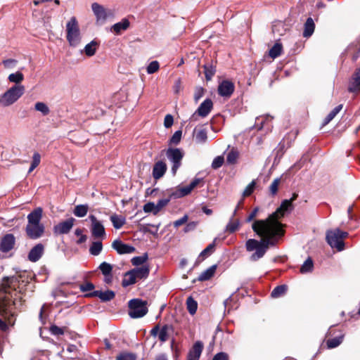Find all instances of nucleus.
Segmentation results:
<instances>
[{
  "label": "nucleus",
  "mask_w": 360,
  "mask_h": 360,
  "mask_svg": "<svg viewBox=\"0 0 360 360\" xmlns=\"http://www.w3.org/2000/svg\"><path fill=\"white\" fill-rule=\"evenodd\" d=\"M294 205L290 200H283L275 212L265 219L255 220L252 229L257 235L262 238L260 240L248 239L245 243L247 251H256L250 256L251 261H257L266 253L269 246H275L280 238L284 235L283 224L278 220L286 213L291 212Z\"/></svg>",
  "instance_id": "1"
},
{
  "label": "nucleus",
  "mask_w": 360,
  "mask_h": 360,
  "mask_svg": "<svg viewBox=\"0 0 360 360\" xmlns=\"http://www.w3.org/2000/svg\"><path fill=\"white\" fill-rule=\"evenodd\" d=\"M349 236L346 231L340 229H330L326 231V240L328 244L338 251H342L345 249L344 239Z\"/></svg>",
  "instance_id": "2"
},
{
  "label": "nucleus",
  "mask_w": 360,
  "mask_h": 360,
  "mask_svg": "<svg viewBox=\"0 0 360 360\" xmlns=\"http://www.w3.org/2000/svg\"><path fill=\"white\" fill-rule=\"evenodd\" d=\"M25 91L23 85H13L0 96V104L4 107L11 105L24 94Z\"/></svg>",
  "instance_id": "3"
},
{
  "label": "nucleus",
  "mask_w": 360,
  "mask_h": 360,
  "mask_svg": "<svg viewBox=\"0 0 360 360\" xmlns=\"http://www.w3.org/2000/svg\"><path fill=\"white\" fill-rule=\"evenodd\" d=\"M67 40L70 46L76 47L79 45L82 36L78 22L75 17H72L66 25Z\"/></svg>",
  "instance_id": "4"
},
{
  "label": "nucleus",
  "mask_w": 360,
  "mask_h": 360,
  "mask_svg": "<svg viewBox=\"0 0 360 360\" xmlns=\"http://www.w3.org/2000/svg\"><path fill=\"white\" fill-rule=\"evenodd\" d=\"M129 316L132 319H139L144 316L148 312L147 302L141 299H132L129 300Z\"/></svg>",
  "instance_id": "5"
},
{
  "label": "nucleus",
  "mask_w": 360,
  "mask_h": 360,
  "mask_svg": "<svg viewBox=\"0 0 360 360\" xmlns=\"http://www.w3.org/2000/svg\"><path fill=\"white\" fill-rule=\"evenodd\" d=\"M166 156L172 164L171 172L175 175L181 165L184 153L180 148H169L166 151Z\"/></svg>",
  "instance_id": "6"
},
{
  "label": "nucleus",
  "mask_w": 360,
  "mask_h": 360,
  "mask_svg": "<svg viewBox=\"0 0 360 360\" xmlns=\"http://www.w3.org/2000/svg\"><path fill=\"white\" fill-rule=\"evenodd\" d=\"M91 9L96 18V23L103 25L105 22L107 18L111 15L110 11H107L103 6L98 3L91 4Z\"/></svg>",
  "instance_id": "7"
},
{
  "label": "nucleus",
  "mask_w": 360,
  "mask_h": 360,
  "mask_svg": "<svg viewBox=\"0 0 360 360\" xmlns=\"http://www.w3.org/2000/svg\"><path fill=\"white\" fill-rule=\"evenodd\" d=\"M235 91V84L230 80L224 79L219 82L217 88L218 94L225 98H230Z\"/></svg>",
  "instance_id": "8"
},
{
  "label": "nucleus",
  "mask_w": 360,
  "mask_h": 360,
  "mask_svg": "<svg viewBox=\"0 0 360 360\" xmlns=\"http://www.w3.org/2000/svg\"><path fill=\"white\" fill-rule=\"evenodd\" d=\"M89 219L91 222V235L96 238H103L105 236V231L102 222L94 215H89Z\"/></svg>",
  "instance_id": "9"
},
{
  "label": "nucleus",
  "mask_w": 360,
  "mask_h": 360,
  "mask_svg": "<svg viewBox=\"0 0 360 360\" xmlns=\"http://www.w3.org/2000/svg\"><path fill=\"white\" fill-rule=\"evenodd\" d=\"M27 236L31 239L39 238L44 232V226L40 224H27L25 228Z\"/></svg>",
  "instance_id": "10"
},
{
  "label": "nucleus",
  "mask_w": 360,
  "mask_h": 360,
  "mask_svg": "<svg viewBox=\"0 0 360 360\" xmlns=\"http://www.w3.org/2000/svg\"><path fill=\"white\" fill-rule=\"evenodd\" d=\"M15 243V238L12 233H7L0 241V251L6 253L11 250Z\"/></svg>",
  "instance_id": "11"
},
{
  "label": "nucleus",
  "mask_w": 360,
  "mask_h": 360,
  "mask_svg": "<svg viewBox=\"0 0 360 360\" xmlns=\"http://www.w3.org/2000/svg\"><path fill=\"white\" fill-rule=\"evenodd\" d=\"M347 89L351 93L360 92V67L356 69L349 79Z\"/></svg>",
  "instance_id": "12"
},
{
  "label": "nucleus",
  "mask_w": 360,
  "mask_h": 360,
  "mask_svg": "<svg viewBox=\"0 0 360 360\" xmlns=\"http://www.w3.org/2000/svg\"><path fill=\"white\" fill-rule=\"evenodd\" d=\"M112 248L120 255L130 254L135 251L134 246L125 244L119 239L115 240L112 242Z\"/></svg>",
  "instance_id": "13"
},
{
  "label": "nucleus",
  "mask_w": 360,
  "mask_h": 360,
  "mask_svg": "<svg viewBox=\"0 0 360 360\" xmlns=\"http://www.w3.org/2000/svg\"><path fill=\"white\" fill-rule=\"evenodd\" d=\"M75 219L71 217L54 226V232L57 234H66L70 232L74 225Z\"/></svg>",
  "instance_id": "14"
},
{
  "label": "nucleus",
  "mask_w": 360,
  "mask_h": 360,
  "mask_svg": "<svg viewBox=\"0 0 360 360\" xmlns=\"http://www.w3.org/2000/svg\"><path fill=\"white\" fill-rule=\"evenodd\" d=\"M44 252V245L38 243L34 245L30 251L27 258L32 262H36L40 259Z\"/></svg>",
  "instance_id": "15"
},
{
  "label": "nucleus",
  "mask_w": 360,
  "mask_h": 360,
  "mask_svg": "<svg viewBox=\"0 0 360 360\" xmlns=\"http://www.w3.org/2000/svg\"><path fill=\"white\" fill-rule=\"evenodd\" d=\"M213 108V102L210 98L205 99L198 108L195 114L202 117H207Z\"/></svg>",
  "instance_id": "16"
},
{
  "label": "nucleus",
  "mask_w": 360,
  "mask_h": 360,
  "mask_svg": "<svg viewBox=\"0 0 360 360\" xmlns=\"http://www.w3.org/2000/svg\"><path fill=\"white\" fill-rule=\"evenodd\" d=\"M203 349V344L200 341H197L194 343L193 347L191 349L188 354V360H199Z\"/></svg>",
  "instance_id": "17"
},
{
  "label": "nucleus",
  "mask_w": 360,
  "mask_h": 360,
  "mask_svg": "<svg viewBox=\"0 0 360 360\" xmlns=\"http://www.w3.org/2000/svg\"><path fill=\"white\" fill-rule=\"evenodd\" d=\"M115 292L112 290H106L103 292L101 290H94L86 295L88 297H98L103 302H108L112 300L115 297Z\"/></svg>",
  "instance_id": "18"
},
{
  "label": "nucleus",
  "mask_w": 360,
  "mask_h": 360,
  "mask_svg": "<svg viewBox=\"0 0 360 360\" xmlns=\"http://www.w3.org/2000/svg\"><path fill=\"white\" fill-rule=\"evenodd\" d=\"M167 167L165 162L160 160L155 163L153 168V177L159 179L164 176Z\"/></svg>",
  "instance_id": "19"
},
{
  "label": "nucleus",
  "mask_w": 360,
  "mask_h": 360,
  "mask_svg": "<svg viewBox=\"0 0 360 360\" xmlns=\"http://www.w3.org/2000/svg\"><path fill=\"white\" fill-rule=\"evenodd\" d=\"M1 316L5 321L0 318V330L6 331L8 328V324L13 325V314L7 311L6 309H4L1 311Z\"/></svg>",
  "instance_id": "20"
},
{
  "label": "nucleus",
  "mask_w": 360,
  "mask_h": 360,
  "mask_svg": "<svg viewBox=\"0 0 360 360\" xmlns=\"http://www.w3.org/2000/svg\"><path fill=\"white\" fill-rule=\"evenodd\" d=\"M43 210L42 208L39 207L35 208L27 215L28 224H40V221L42 217Z\"/></svg>",
  "instance_id": "21"
},
{
  "label": "nucleus",
  "mask_w": 360,
  "mask_h": 360,
  "mask_svg": "<svg viewBox=\"0 0 360 360\" xmlns=\"http://www.w3.org/2000/svg\"><path fill=\"white\" fill-rule=\"evenodd\" d=\"M136 279L146 278L150 273V269L148 266L143 265L131 270Z\"/></svg>",
  "instance_id": "22"
},
{
  "label": "nucleus",
  "mask_w": 360,
  "mask_h": 360,
  "mask_svg": "<svg viewBox=\"0 0 360 360\" xmlns=\"http://www.w3.org/2000/svg\"><path fill=\"white\" fill-rule=\"evenodd\" d=\"M129 25V20L127 18H123L120 22L114 24L111 27V30L116 34H120L122 32L127 30Z\"/></svg>",
  "instance_id": "23"
},
{
  "label": "nucleus",
  "mask_w": 360,
  "mask_h": 360,
  "mask_svg": "<svg viewBox=\"0 0 360 360\" xmlns=\"http://www.w3.org/2000/svg\"><path fill=\"white\" fill-rule=\"evenodd\" d=\"M315 24L311 18H308L304 23L303 37H309L314 32Z\"/></svg>",
  "instance_id": "24"
},
{
  "label": "nucleus",
  "mask_w": 360,
  "mask_h": 360,
  "mask_svg": "<svg viewBox=\"0 0 360 360\" xmlns=\"http://www.w3.org/2000/svg\"><path fill=\"white\" fill-rule=\"evenodd\" d=\"M195 141L197 143L204 144L207 141V133L206 129H200L194 130Z\"/></svg>",
  "instance_id": "25"
},
{
  "label": "nucleus",
  "mask_w": 360,
  "mask_h": 360,
  "mask_svg": "<svg viewBox=\"0 0 360 360\" xmlns=\"http://www.w3.org/2000/svg\"><path fill=\"white\" fill-rule=\"evenodd\" d=\"M217 269V265L214 264L202 271L198 276V280L200 281H205L210 279L214 274Z\"/></svg>",
  "instance_id": "26"
},
{
  "label": "nucleus",
  "mask_w": 360,
  "mask_h": 360,
  "mask_svg": "<svg viewBox=\"0 0 360 360\" xmlns=\"http://www.w3.org/2000/svg\"><path fill=\"white\" fill-rule=\"evenodd\" d=\"M169 331H173V326L172 325H164L158 334V338L162 342H165L168 340Z\"/></svg>",
  "instance_id": "27"
},
{
  "label": "nucleus",
  "mask_w": 360,
  "mask_h": 360,
  "mask_svg": "<svg viewBox=\"0 0 360 360\" xmlns=\"http://www.w3.org/2000/svg\"><path fill=\"white\" fill-rule=\"evenodd\" d=\"M89 210L87 204L77 205L75 207L73 214L77 217H84L86 215Z\"/></svg>",
  "instance_id": "28"
},
{
  "label": "nucleus",
  "mask_w": 360,
  "mask_h": 360,
  "mask_svg": "<svg viewBox=\"0 0 360 360\" xmlns=\"http://www.w3.org/2000/svg\"><path fill=\"white\" fill-rule=\"evenodd\" d=\"M110 221L115 229H120L125 224V218L121 215L113 214L110 217Z\"/></svg>",
  "instance_id": "29"
},
{
  "label": "nucleus",
  "mask_w": 360,
  "mask_h": 360,
  "mask_svg": "<svg viewBox=\"0 0 360 360\" xmlns=\"http://www.w3.org/2000/svg\"><path fill=\"white\" fill-rule=\"evenodd\" d=\"M98 45L95 40H92L84 46V52L89 57L93 56L96 52Z\"/></svg>",
  "instance_id": "30"
},
{
  "label": "nucleus",
  "mask_w": 360,
  "mask_h": 360,
  "mask_svg": "<svg viewBox=\"0 0 360 360\" xmlns=\"http://www.w3.org/2000/svg\"><path fill=\"white\" fill-rule=\"evenodd\" d=\"M131 271H129L124 274V278L122 282V285L123 287H127L129 285H133L136 282V278L134 275L131 274Z\"/></svg>",
  "instance_id": "31"
},
{
  "label": "nucleus",
  "mask_w": 360,
  "mask_h": 360,
  "mask_svg": "<svg viewBox=\"0 0 360 360\" xmlns=\"http://www.w3.org/2000/svg\"><path fill=\"white\" fill-rule=\"evenodd\" d=\"M342 104H340L333 109L323 120V125L325 126L328 124L337 115V114L340 112L342 109Z\"/></svg>",
  "instance_id": "32"
},
{
  "label": "nucleus",
  "mask_w": 360,
  "mask_h": 360,
  "mask_svg": "<svg viewBox=\"0 0 360 360\" xmlns=\"http://www.w3.org/2000/svg\"><path fill=\"white\" fill-rule=\"evenodd\" d=\"M288 287L286 285H281L276 286L271 292V296L277 298L285 294Z\"/></svg>",
  "instance_id": "33"
},
{
  "label": "nucleus",
  "mask_w": 360,
  "mask_h": 360,
  "mask_svg": "<svg viewBox=\"0 0 360 360\" xmlns=\"http://www.w3.org/2000/svg\"><path fill=\"white\" fill-rule=\"evenodd\" d=\"M8 79L9 82L15 83V85H21L20 82L24 79V75L20 71L15 73H11L8 75Z\"/></svg>",
  "instance_id": "34"
},
{
  "label": "nucleus",
  "mask_w": 360,
  "mask_h": 360,
  "mask_svg": "<svg viewBox=\"0 0 360 360\" xmlns=\"http://www.w3.org/2000/svg\"><path fill=\"white\" fill-rule=\"evenodd\" d=\"M103 250V244L101 241L93 242L89 248V252L91 255H98Z\"/></svg>",
  "instance_id": "35"
},
{
  "label": "nucleus",
  "mask_w": 360,
  "mask_h": 360,
  "mask_svg": "<svg viewBox=\"0 0 360 360\" xmlns=\"http://www.w3.org/2000/svg\"><path fill=\"white\" fill-rule=\"evenodd\" d=\"M344 335H341L334 338H331L327 340L326 345L328 348L333 349L339 346L343 341Z\"/></svg>",
  "instance_id": "36"
},
{
  "label": "nucleus",
  "mask_w": 360,
  "mask_h": 360,
  "mask_svg": "<svg viewBox=\"0 0 360 360\" xmlns=\"http://www.w3.org/2000/svg\"><path fill=\"white\" fill-rule=\"evenodd\" d=\"M186 305L188 312L191 315L195 314L198 309V303L192 297L190 296L187 298Z\"/></svg>",
  "instance_id": "37"
},
{
  "label": "nucleus",
  "mask_w": 360,
  "mask_h": 360,
  "mask_svg": "<svg viewBox=\"0 0 360 360\" xmlns=\"http://www.w3.org/2000/svg\"><path fill=\"white\" fill-rule=\"evenodd\" d=\"M314 268V263L311 257H308L303 264L301 266L300 272L302 274H307L312 271Z\"/></svg>",
  "instance_id": "38"
},
{
  "label": "nucleus",
  "mask_w": 360,
  "mask_h": 360,
  "mask_svg": "<svg viewBox=\"0 0 360 360\" xmlns=\"http://www.w3.org/2000/svg\"><path fill=\"white\" fill-rule=\"evenodd\" d=\"M233 217H231L230 220L227 225L226 226V231H229V233H234L240 226V221L238 219H236V221H233Z\"/></svg>",
  "instance_id": "39"
},
{
  "label": "nucleus",
  "mask_w": 360,
  "mask_h": 360,
  "mask_svg": "<svg viewBox=\"0 0 360 360\" xmlns=\"http://www.w3.org/2000/svg\"><path fill=\"white\" fill-rule=\"evenodd\" d=\"M34 109L40 112L44 116L49 115L50 112L49 106L44 102H37L34 105Z\"/></svg>",
  "instance_id": "40"
},
{
  "label": "nucleus",
  "mask_w": 360,
  "mask_h": 360,
  "mask_svg": "<svg viewBox=\"0 0 360 360\" xmlns=\"http://www.w3.org/2000/svg\"><path fill=\"white\" fill-rule=\"evenodd\" d=\"M113 266L112 264L103 262L98 266V269L101 271L103 276H107L112 274Z\"/></svg>",
  "instance_id": "41"
},
{
  "label": "nucleus",
  "mask_w": 360,
  "mask_h": 360,
  "mask_svg": "<svg viewBox=\"0 0 360 360\" xmlns=\"http://www.w3.org/2000/svg\"><path fill=\"white\" fill-rule=\"evenodd\" d=\"M215 247L214 241L210 245H207L206 248H205L200 254L198 257V260L202 261L208 255H210L214 250Z\"/></svg>",
  "instance_id": "42"
},
{
  "label": "nucleus",
  "mask_w": 360,
  "mask_h": 360,
  "mask_svg": "<svg viewBox=\"0 0 360 360\" xmlns=\"http://www.w3.org/2000/svg\"><path fill=\"white\" fill-rule=\"evenodd\" d=\"M41 162V155L38 152H34L32 155V160L29 168L28 173H31L36 167L39 166Z\"/></svg>",
  "instance_id": "43"
},
{
  "label": "nucleus",
  "mask_w": 360,
  "mask_h": 360,
  "mask_svg": "<svg viewBox=\"0 0 360 360\" xmlns=\"http://www.w3.org/2000/svg\"><path fill=\"white\" fill-rule=\"evenodd\" d=\"M282 52V45L279 43H276L269 50V56L272 58L278 57Z\"/></svg>",
  "instance_id": "44"
},
{
  "label": "nucleus",
  "mask_w": 360,
  "mask_h": 360,
  "mask_svg": "<svg viewBox=\"0 0 360 360\" xmlns=\"http://www.w3.org/2000/svg\"><path fill=\"white\" fill-rule=\"evenodd\" d=\"M204 72L205 76L207 81L212 79V77L214 75L216 70L215 68L213 67L212 65L206 64L204 65Z\"/></svg>",
  "instance_id": "45"
},
{
  "label": "nucleus",
  "mask_w": 360,
  "mask_h": 360,
  "mask_svg": "<svg viewBox=\"0 0 360 360\" xmlns=\"http://www.w3.org/2000/svg\"><path fill=\"white\" fill-rule=\"evenodd\" d=\"M148 258V254L144 253L141 256H136V257H133L131 259V264L134 266H136L142 265L147 261Z\"/></svg>",
  "instance_id": "46"
},
{
  "label": "nucleus",
  "mask_w": 360,
  "mask_h": 360,
  "mask_svg": "<svg viewBox=\"0 0 360 360\" xmlns=\"http://www.w3.org/2000/svg\"><path fill=\"white\" fill-rule=\"evenodd\" d=\"M238 158V152L236 150H231L226 156V162L228 164L233 165Z\"/></svg>",
  "instance_id": "47"
},
{
  "label": "nucleus",
  "mask_w": 360,
  "mask_h": 360,
  "mask_svg": "<svg viewBox=\"0 0 360 360\" xmlns=\"http://www.w3.org/2000/svg\"><path fill=\"white\" fill-rule=\"evenodd\" d=\"M136 355L132 352H122L116 358V360H136Z\"/></svg>",
  "instance_id": "48"
},
{
  "label": "nucleus",
  "mask_w": 360,
  "mask_h": 360,
  "mask_svg": "<svg viewBox=\"0 0 360 360\" xmlns=\"http://www.w3.org/2000/svg\"><path fill=\"white\" fill-rule=\"evenodd\" d=\"M160 68L158 61L153 60L150 62L146 68V72L148 74L151 75L156 72Z\"/></svg>",
  "instance_id": "49"
},
{
  "label": "nucleus",
  "mask_w": 360,
  "mask_h": 360,
  "mask_svg": "<svg viewBox=\"0 0 360 360\" xmlns=\"http://www.w3.org/2000/svg\"><path fill=\"white\" fill-rule=\"evenodd\" d=\"M17 281V278L15 276H5L2 279L1 285L5 290L7 288H9L11 285Z\"/></svg>",
  "instance_id": "50"
},
{
  "label": "nucleus",
  "mask_w": 360,
  "mask_h": 360,
  "mask_svg": "<svg viewBox=\"0 0 360 360\" xmlns=\"http://www.w3.org/2000/svg\"><path fill=\"white\" fill-rule=\"evenodd\" d=\"M255 186H256V182L255 180L252 181L245 188V190L243 191V197H247V196H249L250 195L254 190H255Z\"/></svg>",
  "instance_id": "51"
},
{
  "label": "nucleus",
  "mask_w": 360,
  "mask_h": 360,
  "mask_svg": "<svg viewBox=\"0 0 360 360\" xmlns=\"http://www.w3.org/2000/svg\"><path fill=\"white\" fill-rule=\"evenodd\" d=\"M170 198L160 199L158 201L157 204H155V212H159L164 207L167 205V204L170 201Z\"/></svg>",
  "instance_id": "52"
},
{
  "label": "nucleus",
  "mask_w": 360,
  "mask_h": 360,
  "mask_svg": "<svg viewBox=\"0 0 360 360\" xmlns=\"http://www.w3.org/2000/svg\"><path fill=\"white\" fill-rule=\"evenodd\" d=\"M182 131L181 130L176 131L169 139L170 144L177 145L181 139Z\"/></svg>",
  "instance_id": "53"
},
{
  "label": "nucleus",
  "mask_w": 360,
  "mask_h": 360,
  "mask_svg": "<svg viewBox=\"0 0 360 360\" xmlns=\"http://www.w3.org/2000/svg\"><path fill=\"white\" fill-rule=\"evenodd\" d=\"M280 178L275 179L269 186V191L272 195H275L278 191V185L280 184Z\"/></svg>",
  "instance_id": "54"
},
{
  "label": "nucleus",
  "mask_w": 360,
  "mask_h": 360,
  "mask_svg": "<svg viewBox=\"0 0 360 360\" xmlns=\"http://www.w3.org/2000/svg\"><path fill=\"white\" fill-rule=\"evenodd\" d=\"M143 210L146 213L153 212L155 215L158 214V212H155V204L153 202L146 203Z\"/></svg>",
  "instance_id": "55"
},
{
  "label": "nucleus",
  "mask_w": 360,
  "mask_h": 360,
  "mask_svg": "<svg viewBox=\"0 0 360 360\" xmlns=\"http://www.w3.org/2000/svg\"><path fill=\"white\" fill-rule=\"evenodd\" d=\"M193 190L188 185V186H184V187L179 188L177 191V193L176 194V195L177 197H184V196L188 195Z\"/></svg>",
  "instance_id": "56"
},
{
  "label": "nucleus",
  "mask_w": 360,
  "mask_h": 360,
  "mask_svg": "<svg viewBox=\"0 0 360 360\" xmlns=\"http://www.w3.org/2000/svg\"><path fill=\"white\" fill-rule=\"evenodd\" d=\"M224 159L222 156H217L216 157L212 162V167L214 169H217L219 167H221L224 163Z\"/></svg>",
  "instance_id": "57"
},
{
  "label": "nucleus",
  "mask_w": 360,
  "mask_h": 360,
  "mask_svg": "<svg viewBox=\"0 0 360 360\" xmlns=\"http://www.w3.org/2000/svg\"><path fill=\"white\" fill-rule=\"evenodd\" d=\"M205 89L202 86H197L195 89L194 101L197 103L204 95Z\"/></svg>",
  "instance_id": "58"
},
{
  "label": "nucleus",
  "mask_w": 360,
  "mask_h": 360,
  "mask_svg": "<svg viewBox=\"0 0 360 360\" xmlns=\"http://www.w3.org/2000/svg\"><path fill=\"white\" fill-rule=\"evenodd\" d=\"M50 332L53 335H61L64 334L65 330L63 328L53 325L50 327Z\"/></svg>",
  "instance_id": "59"
},
{
  "label": "nucleus",
  "mask_w": 360,
  "mask_h": 360,
  "mask_svg": "<svg viewBox=\"0 0 360 360\" xmlns=\"http://www.w3.org/2000/svg\"><path fill=\"white\" fill-rule=\"evenodd\" d=\"M272 117L267 115L265 117H257L256 119V125L258 127V129H261L264 124V122L266 120H271Z\"/></svg>",
  "instance_id": "60"
},
{
  "label": "nucleus",
  "mask_w": 360,
  "mask_h": 360,
  "mask_svg": "<svg viewBox=\"0 0 360 360\" xmlns=\"http://www.w3.org/2000/svg\"><path fill=\"white\" fill-rule=\"evenodd\" d=\"M174 123L173 116L170 114L167 115L164 120V126L165 128H169Z\"/></svg>",
  "instance_id": "61"
},
{
  "label": "nucleus",
  "mask_w": 360,
  "mask_h": 360,
  "mask_svg": "<svg viewBox=\"0 0 360 360\" xmlns=\"http://www.w3.org/2000/svg\"><path fill=\"white\" fill-rule=\"evenodd\" d=\"M79 289L82 292H89L94 289V285L92 283L88 282L80 285Z\"/></svg>",
  "instance_id": "62"
},
{
  "label": "nucleus",
  "mask_w": 360,
  "mask_h": 360,
  "mask_svg": "<svg viewBox=\"0 0 360 360\" xmlns=\"http://www.w3.org/2000/svg\"><path fill=\"white\" fill-rule=\"evenodd\" d=\"M188 217L187 214L184 215L180 219L174 221L173 222V225L175 228H178L179 226L184 224L188 221Z\"/></svg>",
  "instance_id": "63"
},
{
  "label": "nucleus",
  "mask_w": 360,
  "mask_h": 360,
  "mask_svg": "<svg viewBox=\"0 0 360 360\" xmlns=\"http://www.w3.org/2000/svg\"><path fill=\"white\" fill-rule=\"evenodd\" d=\"M229 356L225 352H219L216 354L212 360H228Z\"/></svg>",
  "instance_id": "64"
}]
</instances>
